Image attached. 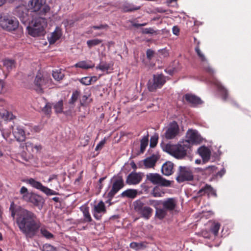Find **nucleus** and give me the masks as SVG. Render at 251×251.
I'll return each instance as SVG.
<instances>
[{
    "instance_id": "9d476101",
    "label": "nucleus",
    "mask_w": 251,
    "mask_h": 251,
    "mask_svg": "<svg viewBox=\"0 0 251 251\" xmlns=\"http://www.w3.org/2000/svg\"><path fill=\"white\" fill-rule=\"evenodd\" d=\"M25 182L30 185L31 186L36 189L40 190L47 196L56 195L58 193L47 187H46L39 181H36L32 178H30L25 180Z\"/></svg>"
},
{
    "instance_id": "6e6d98bb",
    "label": "nucleus",
    "mask_w": 251,
    "mask_h": 251,
    "mask_svg": "<svg viewBox=\"0 0 251 251\" xmlns=\"http://www.w3.org/2000/svg\"><path fill=\"white\" fill-rule=\"evenodd\" d=\"M34 146V144L30 142H27L25 143V148L27 151H29L30 150L33 151Z\"/></svg>"
},
{
    "instance_id": "e2e57ef3",
    "label": "nucleus",
    "mask_w": 251,
    "mask_h": 251,
    "mask_svg": "<svg viewBox=\"0 0 251 251\" xmlns=\"http://www.w3.org/2000/svg\"><path fill=\"white\" fill-rule=\"evenodd\" d=\"M57 177V176L56 175H51L49 179H48V182H51L53 179H56Z\"/></svg>"
},
{
    "instance_id": "603ef678",
    "label": "nucleus",
    "mask_w": 251,
    "mask_h": 251,
    "mask_svg": "<svg viewBox=\"0 0 251 251\" xmlns=\"http://www.w3.org/2000/svg\"><path fill=\"white\" fill-rule=\"evenodd\" d=\"M151 195L154 197H162V193L160 192L157 187H154L152 192H151Z\"/></svg>"
},
{
    "instance_id": "bf43d9fd",
    "label": "nucleus",
    "mask_w": 251,
    "mask_h": 251,
    "mask_svg": "<svg viewBox=\"0 0 251 251\" xmlns=\"http://www.w3.org/2000/svg\"><path fill=\"white\" fill-rule=\"evenodd\" d=\"M205 71L209 73L210 75H213L214 73V70L210 66H207L204 67Z\"/></svg>"
},
{
    "instance_id": "09e8293b",
    "label": "nucleus",
    "mask_w": 251,
    "mask_h": 251,
    "mask_svg": "<svg viewBox=\"0 0 251 251\" xmlns=\"http://www.w3.org/2000/svg\"><path fill=\"white\" fill-rule=\"evenodd\" d=\"M42 251H55V248L49 244H46L43 246Z\"/></svg>"
},
{
    "instance_id": "49530a36",
    "label": "nucleus",
    "mask_w": 251,
    "mask_h": 251,
    "mask_svg": "<svg viewBox=\"0 0 251 251\" xmlns=\"http://www.w3.org/2000/svg\"><path fill=\"white\" fill-rule=\"evenodd\" d=\"M158 135H154L151 136L150 140V147L151 148L155 147L158 142Z\"/></svg>"
},
{
    "instance_id": "dca6fc26",
    "label": "nucleus",
    "mask_w": 251,
    "mask_h": 251,
    "mask_svg": "<svg viewBox=\"0 0 251 251\" xmlns=\"http://www.w3.org/2000/svg\"><path fill=\"white\" fill-rule=\"evenodd\" d=\"M142 173L132 172L127 176L126 183L128 185H136L142 181Z\"/></svg>"
},
{
    "instance_id": "f3484780",
    "label": "nucleus",
    "mask_w": 251,
    "mask_h": 251,
    "mask_svg": "<svg viewBox=\"0 0 251 251\" xmlns=\"http://www.w3.org/2000/svg\"><path fill=\"white\" fill-rule=\"evenodd\" d=\"M27 202L32 203L34 206L37 207L40 209L42 208L44 203L43 198L39 195L33 192H31V194Z\"/></svg>"
},
{
    "instance_id": "f8f14e48",
    "label": "nucleus",
    "mask_w": 251,
    "mask_h": 251,
    "mask_svg": "<svg viewBox=\"0 0 251 251\" xmlns=\"http://www.w3.org/2000/svg\"><path fill=\"white\" fill-rule=\"evenodd\" d=\"M147 179L153 184H159L163 186H169L171 184L169 180H166L157 173L147 174Z\"/></svg>"
},
{
    "instance_id": "5fc2aeb1",
    "label": "nucleus",
    "mask_w": 251,
    "mask_h": 251,
    "mask_svg": "<svg viewBox=\"0 0 251 251\" xmlns=\"http://www.w3.org/2000/svg\"><path fill=\"white\" fill-rule=\"evenodd\" d=\"M215 168V167L214 166H209L204 169V173L206 174H210L213 172Z\"/></svg>"
},
{
    "instance_id": "e433bc0d",
    "label": "nucleus",
    "mask_w": 251,
    "mask_h": 251,
    "mask_svg": "<svg viewBox=\"0 0 251 251\" xmlns=\"http://www.w3.org/2000/svg\"><path fill=\"white\" fill-rule=\"evenodd\" d=\"M102 40L99 39H94L92 40H88L87 41V45L89 48L91 49L94 46L98 45L101 43Z\"/></svg>"
},
{
    "instance_id": "cd10ccee",
    "label": "nucleus",
    "mask_w": 251,
    "mask_h": 251,
    "mask_svg": "<svg viewBox=\"0 0 251 251\" xmlns=\"http://www.w3.org/2000/svg\"><path fill=\"white\" fill-rule=\"evenodd\" d=\"M15 118L13 114L8 111L5 110L2 112H0V122L1 120L10 121Z\"/></svg>"
},
{
    "instance_id": "680f3d73",
    "label": "nucleus",
    "mask_w": 251,
    "mask_h": 251,
    "mask_svg": "<svg viewBox=\"0 0 251 251\" xmlns=\"http://www.w3.org/2000/svg\"><path fill=\"white\" fill-rule=\"evenodd\" d=\"M179 32V28L177 26H174L173 27V33L176 35H177Z\"/></svg>"
},
{
    "instance_id": "a878e982",
    "label": "nucleus",
    "mask_w": 251,
    "mask_h": 251,
    "mask_svg": "<svg viewBox=\"0 0 251 251\" xmlns=\"http://www.w3.org/2000/svg\"><path fill=\"white\" fill-rule=\"evenodd\" d=\"M187 136L189 141L193 143H196L199 141V135L196 130L189 129Z\"/></svg>"
},
{
    "instance_id": "473e14b6",
    "label": "nucleus",
    "mask_w": 251,
    "mask_h": 251,
    "mask_svg": "<svg viewBox=\"0 0 251 251\" xmlns=\"http://www.w3.org/2000/svg\"><path fill=\"white\" fill-rule=\"evenodd\" d=\"M149 143V136H144L140 141V152L141 153H143L146 150V147L148 146Z\"/></svg>"
},
{
    "instance_id": "412c9836",
    "label": "nucleus",
    "mask_w": 251,
    "mask_h": 251,
    "mask_svg": "<svg viewBox=\"0 0 251 251\" xmlns=\"http://www.w3.org/2000/svg\"><path fill=\"white\" fill-rule=\"evenodd\" d=\"M198 152L204 162L209 161L211 156L210 150L205 146H201L198 149Z\"/></svg>"
},
{
    "instance_id": "37998d69",
    "label": "nucleus",
    "mask_w": 251,
    "mask_h": 251,
    "mask_svg": "<svg viewBox=\"0 0 251 251\" xmlns=\"http://www.w3.org/2000/svg\"><path fill=\"white\" fill-rule=\"evenodd\" d=\"M60 34L56 31H54L51 35V37L49 39V42L50 44L54 43L57 40L60 38Z\"/></svg>"
},
{
    "instance_id": "c756f323",
    "label": "nucleus",
    "mask_w": 251,
    "mask_h": 251,
    "mask_svg": "<svg viewBox=\"0 0 251 251\" xmlns=\"http://www.w3.org/2000/svg\"><path fill=\"white\" fill-rule=\"evenodd\" d=\"M167 215V211L163 208H157L155 209V217L159 219L163 220Z\"/></svg>"
},
{
    "instance_id": "5701e85b",
    "label": "nucleus",
    "mask_w": 251,
    "mask_h": 251,
    "mask_svg": "<svg viewBox=\"0 0 251 251\" xmlns=\"http://www.w3.org/2000/svg\"><path fill=\"white\" fill-rule=\"evenodd\" d=\"M158 159L157 155L153 154L144 160V164L147 168H152L155 166Z\"/></svg>"
},
{
    "instance_id": "de8ad7c7",
    "label": "nucleus",
    "mask_w": 251,
    "mask_h": 251,
    "mask_svg": "<svg viewBox=\"0 0 251 251\" xmlns=\"http://www.w3.org/2000/svg\"><path fill=\"white\" fill-rule=\"evenodd\" d=\"M52 76L55 80H60L63 78L64 75L60 72L53 71Z\"/></svg>"
},
{
    "instance_id": "b1692460",
    "label": "nucleus",
    "mask_w": 251,
    "mask_h": 251,
    "mask_svg": "<svg viewBox=\"0 0 251 251\" xmlns=\"http://www.w3.org/2000/svg\"><path fill=\"white\" fill-rule=\"evenodd\" d=\"M80 210L83 213V215L84 217L83 219V223H90L92 222L93 220L89 212V207L82 206L80 208Z\"/></svg>"
},
{
    "instance_id": "a19ab883",
    "label": "nucleus",
    "mask_w": 251,
    "mask_h": 251,
    "mask_svg": "<svg viewBox=\"0 0 251 251\" xmlns=\"http://www.w3.org/2000/svg\"><path fill=\"white\" fill-rule=\"evenodd\" d=\"M109 68V64L103 62H101L100 64L96 67L97 70H100L102 71H107Z\"/></svg>"
},
{
    "instance_id": "c85d7f7f",
    "label": "nucleus",
    "mask_w": 251,
    "mask_h": 251,
    "mask_svg": "<svg viewBox=\"0 0 251 251\" xmlns=\"http://www.w3.org/2000/svg\"><path fill=\"white\" fill-rule=\"evenodd\" d=\"M20 194L22 195V200L27 202L31 194V192H29L25 187L22 186L20 190Z\"/></svg>"
},
{
    "instance_id": "72a5a7b5",
    "label": "nucleus",
    "mask_w": 251,
    "mask_h": 251,
    "mask_svg": "<svg viewBox=\"0 0 251 251\" xmlns=\"http://www.w3.org/2000/svg\"><path fill=\"white\" fill-rule=\"evenodd\" d=\"M221 225L220 223L213 222L210 228V230L215 236H217L218 234Z\"/></svg>"
},
{
    "instance_id": "bb28decb",
    "label": "nucleus",
    "mask_w": 251,
    "mask_h": 251,
    "mask_svg": "<svg viewBox=\"0 0 251 251\" xmlns=\"http://www.w3.org/2000/svg\"><path fill=\"white\" fill-rule=\"evenodd\" d=\"M137 191L135 189H128L123 192L121 194V196L122 197L134 199L137 196Z\"/></svg>"
},
{
    "instance_id": "c03bdc74",
    "label": "nucleus",
    "mask_w": 251,
    "mask_h": 251,
    "mask_svg": "<svg viewBox=\"0 0 251 251\" xmlns=\"http://www.w3.org/2000/svg\"><path fill=\"white\" fill-rule=\"evenodd\" d=\"M147 204L152 206L155 209L158 208V206L162 204V201L150 200L147 202Z\"/></svg>"
},
{
    "instance_id": "f03ea898",
    "label": "nucleus",
    "mask_w": 251,
    "mask_h": 251,
    "mask_svg": "<svg viewBox=\"0 0 251 251\" xmlns=\"http://www.w3.org/2000/svg\"><path fill=\"white\" fill-rule=\"evenodd\" d=\"M14 14L19 17L21 21L25 25H31L27 26L28 34L33 37L44 35L45 28L47 26V20L44 17H34L30 16L29 11L25 6H20L16 8Z\"/></svg>"
},
{
    "instance_id": "ddd939ff",
    "label": "nucleus",
    "mask_w": 251,
    "mask_h": 251,
    "mask_svg": "<svg viewBox=\"0 0 251 251\" xmlns=\"http://www.w3.org/2000/svg\"><path fill=\"white\" fill-rule=\"evenodd\" d=\"M27 128H30L29 126L25 125V127L18 126L13 127L12 132L16 139L19 142H23L25 139V133L27 131Z\"/></svg>"
},
{
    "instance_id": "f704fd0d",
    "label": "nucleus",
    "mask_w": 251,
    "mask_h": 251,
    "mask_svg": "<svg viewBox=\"0 0 251 251\" xmlns=\"http://www.w3.org/2000/svg\"><path fill=\"white\" fill-rule=\"evenodd\" d=\"M51 104L50 102H47L42 109V112L49 117H50L51 113Z\"/></svg>"
},
{
    "instance_id": "0e129e2a",
    "label": "nucleus",
    "mask_w": 251,
    "mask_h": 251,
    "mask_svg": "<svg viewBox=\"0 0 251 251\" xmlns=\"http://www.w3.org/2000/svg\"><path fill=\"white\" fill-rule=\"evenodd\" d=\"M90 79H91V82H95L98 80V77L96 76H93L92 77H90Z\"/></svg>"
},
{
    "instance_id": "2eb2a0df",
    "label": "nucleus",
    "mask_w": 251,
    "mask_h": 251,
    "mask_svg": "<svg viewBox=\"0 0 251 251\" xmlns=\"http://www.w3.org/2000/svg\"><path fill=\"white\" fill-rule=\"evenodd\" d=\"M106 212V207L104 203L100 201L97 205H95L93 210V214L95 219L100 220L102 217V214Z\"/></svg>"
},
{
    "instance_id": "7ed1b4c3",
    "label": "nucleus",
    "mask_w": 251,
    "mask_h": 251,
    "mask_svg": "<svg viewBox=\"0 0 251 251\" xmlns=\"http://www.w3.org/2000/svg\"><path fill=\"white\" fill-rule=\"evenodd\" d=\"M29 14L34 17H44L50 11L46 0H30Z\"/></svg>"
},
{
    "instance_id": "4be33fe9",
    "label": "nucleus",
    "mask_w": 251,
    "mask_h": 251,
    "mask_svg": "<svg viewBox=\"0 0 251 251\" xmlns=\"http://www.w3.org/2000/svg\"><path fill=\"white\" fill-rule=\"evenodd\" d=\"M174 164L171 162H167L164 164L162 167L161 171L165 176H169L173 173Z\"/></svg>"
},
{
    "instance_id": "a211bd4d",
    "label": "nucleus",
    "mask_w": 251,
    "mask_h": 251,
    "mask_svg": "<svg viewBox=\"0 0 251 251\" xmlns=\"http://www.w3.org/2000/svg\"><path fill=\"white\" fill-rule=\"evenodd\" d=\"M163 207L167 211H172L174 210L177 205V200L175 198H168L164 201H162Z\"/></svg>"
},
{
    "instance_id": "0eeeda50",
    "label": "nucleus",
    "mask_w": 251,
    "mask_h": 251,
    "mask_svg": "<svg viewBox=\"0 0 251 251\" xmlns=\"http://www.w3.org/2000/svg\"><path fill=\"white\" fill-rule=\"evenodd\" d=\"M166 76L162 74L153 75L152 78L148 83V89L150 92H154L158 89L161 88L166 82Z\"/></svg>"
},
{
    "instance_id": "79ce46f5",
    "label": "nucleus",
    "mask_w": 251,
    "mask_h": 251,
    "mask_svg": "<svg viewBox=\"0 0 251 251\" xmlns=\"http://www.w3.org/2000/svg\"><path fill=\"white\" fill-rule=\"evenodd\" d=\"M80 92L78 91H75L73 93L72 97L69 100V103L73 104L77 100L79 96Z\"/></svg>"
},
{
    "instance_id": "9b49d317",
    "label": "nucleus",
    "mask_w": 251,
    "mask_h": 251,
    "mask_svg": "<svg viewBox=\"0 0 251 251\" xmlns=\"http://www.w3.org/2000/svg\"><path fill=\"white\" fill-rule=\"evenodd\" d=\"M194 179L192 171L189 167L180 166L178 169V175L176 180L178 182H183L186 181H191Z\"/></svg>"
},
{
    "instance_id": "7c9ffc66",
    "label": "nucleus",
    "mask_w": 251,
    "mask_h": 251,
    "mask_svg": "<svg viewBox=\"0 0 251 251\" xmlns=\"http://www.w3.org/2000/svg\"><path fill=\"white\" fill-rule=\"evenodd\" d=\"M3 66L8 71H10L16 67V63L14 60L6 59L3 60Z\"/></svg>"
},
{
    "instance_id": "393cba45",
    "label": "nucleus",
    "mask_w": 251,
    "mask_h": 251,
    "mask_svg": "<svg viewBox=\"0 0 251 251\" xmlns=\"http://www.w3.org/2000/svg\"><path fill=\"white\" fill-rule=\"evenodd\" d=\"M141 6L134 5L129 3H125L121 7L122 10L124 12H130L140 9Z\"/></svg>"
},
{
    "instance_id": "2f4dec72",
    "label": "nucleus",
    "mask_w": 251,
    "mask_h": 251,
    "mask_svg": "<svg viewBox=\"0 0 251 251\" xmlns=\"http://www.w3.org/2000/svg\"><path fill=\"white\" fill-rule=\"evenodd\" d=\"M146 244L147 243L144 242L140 243L133 242L130 244L129 247L130 248L132 249L138 251L141 249H144L146 248L147 247Z\"/></svg>"
},
{
    "instance_id": "a18cd8bd",
    "label": "nucleus",
    "mask_w": 251,
    "mask_h": 251,
    "mask_svg": "<svg viewBox=\"0 0 251 251\" xmlns=\"http://www.w3.org/2000/svg\"><path fill=\"white\" fill-rule=\"evenodd\" d=\"M195 50L196 52L197 53L198 56L201 60L202 62H204L206 61V59L203 53L201 51L200 48H199L198 47H196L195 48Z\"/></svg>"
},
{
    "instance_id": "052dcab7",
    "label": "nucleus",
    "mask_w": 251,
    "mask_h": 251,
    "mask_svg": "<svg viewBox=\"0 0 251 251\" xmlns=\"http://www.w3.org/2000/svg\"><path fill=\"white\" fill-rule=\"evenodd\" d=\"M154 32V30L151 28H146L143 30V33L145 34H152Z\"/></svg>"
},
{
    "instance_id": "6ab92c4d",
    "label": "nucleus",
    "mask_w": 251,
    "mask_h": 251,
    "mask_svg": "<svg viewBox=\"0 0 251 251\" xmlns=\"http://www.w3.org/2000/svg\"><path fill=\"white\" fill-rule=\"evenodd\" d=\"M183 99L192 106H195L197 105L201 104L203 101L200 98L192 94H186L183 96Z\"/></svg>"
},
{
    "instance_id": "c9c22d12",
    "label": "nucleus",
    "mask_w": 251,
    "mask_h": 251,
    "mask_svg": "<svg viewBox=\"0 0 251 251\" xmlns=\"http://www.w3.org/2000/svg\"><path fill=\"white\" fill-rule=\"evenodd\" d=\"M63 101L59 100L53 105V108L56 113H61L63 111Z\"/></svg>"
},
{
    "instance_id": "864d4df0",
    "label": "nucleus",
    "mask_w": 251,
    "mask_h": 251,
    "mask_svg": "<svg viewBox=\"0 0 251 251\" xmlns=\"http://www.w3.org/2000/svg\"><path fill=\"white\" fill-rule=\"evenodd\" d=\"M1 132L3 137L5 139L7 140V138L10 135V131L8 129H2V130H1Z\"/></svg>"
},
{
    "instance_id": "3c124183",
    "label": "nucleus",
    "mask_w": 251,
    "mask_h": 251,
    "mask_svg": "<svg viewBox=\"0 0 251 251\" xmlns=\"http://www.w3.org/2000/svg\"><path fill=\"white\" fill-rule=\"evenodd\" d=\"M91 28L94 29H106L107 30L109 28V26L107 24H100L99 25H93Z\"/></svg>"
},
{
    "instance_id": "4d7b16f0",
    "label": "nucleus",
    "mask_w": 251,
    "mask_h": 251,
    "mask_svg": "<svg viewBox=\"0 0 251 251\" xmlns=\"http://www.w3.org/2000/svg\"><path fill=\"white\" fill-rule=\"evenodd\" d=\"M154 54V51L151 49H148L147 50L146 54H147V57L148 59L151 60L153 56V55Z\"/></svg>"
},
{
    "instance_id": "69168bd1",
    "label": "nucleus",
    "mask_w": 251,
    "mask_h": 251,
    "mask_svg": "<svg viewBox=\"0 0 251 251\" xmlns=\"http://www.w3.org/2000/svg\"><path fill=\"white\" fill-rule=\"evenodd\" d=\"M33 149H35L37 151L41 150L42 149V146L40 145H34Z\"/></svg>"
},
{
    "instance_id": "774afa93",
    "label": "nucleus",
    "mask_w": 251,
    "mask_h": 251,
    "mask_svg": "<svg viewBox=\"0 0 251 251\" xmlns=\"http://www.w3.org/2000/svg\"><path fill=\"white\" fill-rule=\"evenodd\" d=\"M130 165L132 169H137V166H136V164L133 161H132L130 163Z\"/></svg>"
},
{
    "instance_id": "338daca9",
    "label": "nucleus",
    "mask_w": 251,
    "mask_h": 251,
    "mask_svg": "<svg viewBox=\"0 0 251 251\" xmlns=\"http://www.w3.org/2000/svg\"><path fill=\"white\" fill-rule=\"evenodd\" d=\"M194 42H195V43L196 44V47H198L199 48H200V41H198L196 39V38L194 37Z\"/></svg>"
},
{
    "instance_id": "39448f33",
    "label": "nucleus",
    "mask_w": 251,
    "mask_h": 251,
    "mask_svg": "<svg viewBox=\"0 0 251 251\" xmlns=\"http://www.w3.org/2000/svg\"><path fill=\"white\" fill-rule=\"evenodd\" d=\"M135 211L140 215L141 217L148 220L152 216L153 209L146 205L145 201L143 199H139L133 202Z\"/></svg>"
},
{
    "instance_id": "423d86ee",
    "label": "nucleus",
    "mask_w": 251,
    "mask_h": 251,
    "mask_svg": "<svg viewBox=\"0 0 251 251\" xmlns=\"http://www.w3.org/2000/svg\"><path fill=\"white\" fill-rule=\"evenodd\" d=\"M164 150L178 159L182 158L186 155L185 147L180 144H167L165 146Z\"/></svg>"
},
{
    "instance_id": "1a4fd4ad",
    "label": "nucleus",
    "mask_w": 251,
    "mask_h": 251,
    "mask_svg": "<svg viewBox=\"0 0 251 251\" xmlns=\"http://www.w3.org/2000/svg\"><path fill=\"white\" fill-rule=\"evenodd\" d=\"M125 186L124 181L121 176H114L112 179V188L107 194L108 201H111L114 196Z\"/></svg>"
},
{
    "instance_id": "6e6552de",
    "label": "nucleus",
    "mask_w": 251,
    "mask_h": 251,
    "mask_svg": "<svg viewBox=\"0 0 251 251\" xmlns=\"http://www.w3.org/2000/svg\"><path fill=\"white\" fill-rule=\"evenodd\" d=\"M51 81L49 77L43 75L40 72H38L33 82L34 89L38 93H43L44 89L48 87V84Z\"/></svg>"
},
{
    "instance_id": "13d9d810",
    "label": "nucleus",
    "mask_w": 251,
    "mask_h": 251,
    "mask_svg": "<svg viewBox=\"0 0 251 251\" xmlns=\"http://www.w3.org/2000/svg\"><path fill=\"white\" fill-rule=\"evenodd\" d=\"M106 141L105 139H104L102 140L96 146L95 150L98 151L99 150H101L103 147L104 145L105 144Z\"/></svg>"
},
{
    "instance_id": "4468645a",
    "label": "nucleus",
    "mask_w": 251,
    "mask_h": 251,
    "mask_svg": "<svg viewBox=\"0 0 251 251\" xmlns=\"http://www.w3.org/2000/svg\"><path fill=\"white\" fill-rule=\"evenodd\" d=\"M179 133V127L175 121L171 123L165 133V137L167 139L175 138Z\"/></svg>"
},
{
    "instance_id": "f257e3e1",
    "label": "nucleus",
    "mask_w": 251,
    "mask_h": 251,
    "mask_svg": "<svg viewBox=\"0 0 251 251\" xmlns=\"http://www.w3.org/2000/svg\"><path fill=\"white\" fill-rule=\"evenodd\" d=\"M9 211L11 216L15 219L20 231L26 237L32 238L39 230L43 237L48 240L54 238V235L45 227H41V222L33 212L17 205L14 201L10 203Z\"/></svg>"
},
{
    "instance_id": "4c0bfd02",
    "label": "nucleus",
    "mask_w": 251,
    "mask_h": 251,
    "mask_svg": "<svg viewBox=\"0 0 251 251\" xmlns=\"http://www.w3.org/2000/svg\"><path fill=\"white\" fill-rule=\"evenodd\" d=\"M218 89L222 95L223 99L224 100H226L228 97V92L227 90L221 85H218Z\"/></svg>"
},
{
    "instance_id": "8fccbe9b",
    "label": "nucleus",
    "mask_w": 251,
    "mask_h": 251,
    "mask_svg": "<svg viewBox=\"0 0 251 251\" xmlns=\"http://www.w3.org/2000/svg\"><path fill=\"white\" fill-rule=\"evenodd\" d=\"M79 81L81 84L85 85H89L91 84V79H90V77L89 76L81 78Z\"/></svg>"
},
{
    "instance_id": "aec40b11",
    "label": "nucleus",
    "mask_w": 251,
    "mask_h": 251,
    "mask_svg": "<svg viewBox=\"0 0 251 251\" xmlns=\"http://www.w3.org/2000/svg\"><path fill=\"white\" fill-rule=\"evenodd\" d=\"M205 195L208 196L212 195L216 196V193L215 190L211 187L210 185L205 184L204 186L202 187L200 190L197 192V195L198 197H202Z\"/></svg>"
},
{
    "instance_id": "20e7f679",
    "label": "nucleus",
    "mask_w": 251,
    "mask_h": 251,
    "mask_svg": "<svg viewBox=\"0 0 251 251\" xmlns=\"http://www.w3.org/2000/svg\"><path fill=\"white\" fill-rule=\"evenodd\" d=\"M0 26L6 31H14L19 26V21L15 17L9 14H1Z\"/></svg>"
},
{
    "instance_id": "ea45409f",
    "label": "nucleus",
    "mask_w": 251,
    "mask_h": 251,
    "mask_svg": "<svg viewBox=\"0 0 251 251\" xmlns=\"http://www.w3.org/2000/svg\"><path fill=\"white\" fill-rule=\"evenodd\" d=\"M92 101V99H89V97L86 95H84L81 97L80 99V104L81 106H84L87 105Z\"/></svg>"
},
{
    "instance_id": "58836bf2",
    "label": "nucleus",
    "mask_w": 251,
    "mask_h": 251,
    "mask_svg": "<svg viewBox=\"0 0 251 251\" xmlns=\"http://www.w3.org/2000/svg\"><path fill=\"white\" fill-rule=\"evenodd\" d=\"M74 66L76 68H79L84 69H87L89 68H93L94 66V65H93V66L88 65L87 64L86 61H80L77 63H76L74 65Z\"/></svg>"
}]
</instances>
